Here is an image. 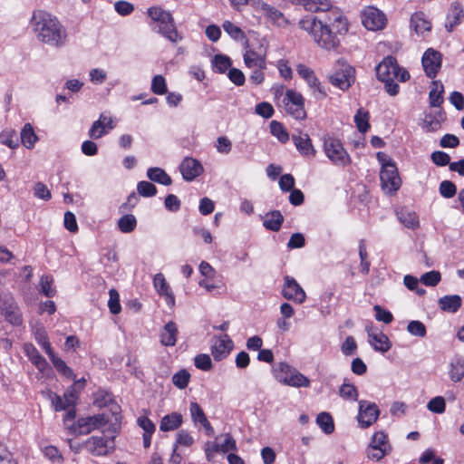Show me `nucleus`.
<instances>
[{
    "label": "nucleus",
    "mask_w": 464,
    "mask_h": 464,
    "mask_svg": "<svg viewBox=\"0 0 464 464\" xmlns=\"http://www.w3.org/2000/svg\"><path fill=\"white\" fill-rule=\"evenodd\" d=\"M299 26L313 37L320 48L327 52L337 51L342 38L349 30L346 18L334 11L324 20L315 16H305L299 21Z\"/></svg>",
    "instance_id": "obj_1"
},
{
    "label": "nucleus",
    "mask_w": 464,
    "mask_h": 464,
    "mask_svg": "<svg viewBox=\"0 0 464 464\" xmlns=\"http://www.w3.org/2000/svg\"><path fill=\"white\" fill-rule=\"evenodd\" d=\"M31 24L39 41L56 48L67 42V32L58 18L43 10L34 12Z\"/></svg>",
    "instance_id": "obj_2"
},
{
    "label": "nucleus",
    "mask_w": 464,
    "mask_h": 464,
    "mask_svg": "<svg viewBox=\"0 0 464 464\" xmlns=\"http://www.w3.org/2000/svg\"><path fill=\"white\" fill-rule=\"evenodd\" d=\"M376 75L379 81L384 82L385 91L392 96L397 95L400 89L395 79L401 82L410 79L409 72L401 68L393 56L385 57L376 66Z\"/></svg>",
    "instance_id": "obj_3"
},
{
    "label": "nucleus",
    "mask_w": 464,
    "mask_h": 464,
    "mask_svg": "<svg viewBox=\"0 0 464 464\" xmlns=\"http://www.w3.org/2000/svg\"><path fill=\"white\" fill-rule=\"evenodd\" d=\"M147 14L153 24H158L157 27H152L157 33L172 43L181 40V36L177 31L174 18L169 11L164 10L160 6H151L147 10Z\"/></svg>",
    "instance_id": "obj_4"
},
{
    "label": "nucleus",
    "mask_w": 464,
    "mask_h": 464,
    "mask_svg": "<svg viewBox=\"0 0 464 464\" xmlns=\"http://www.w3.org/2000/svg\"><path fill=\"white\" fill-rule=\"evenodd\" d=\"M273 374L276 381L291 387H308L310 380L287 362H281L274 366Z\"/></svg>",
    "instance_id": "obj_5"
},
{
    "label": "nucleus",
    "mask_w": 464,
    "mask_h": 464,
    "mask_svg": "<svg viewBox=\"0 0 464 464\" xmlns=\"http://www.w3.org/2000/svg\"><path fill=\"white\" fill-rule=\"evenodd\" d=\"M324 150L327 158L336 166L345 167L351 163V158L343 143L335 138L324 137Z\"/></svg>",
    "instance_id": "obj_6"
},
{
    "label": "nucleus",
    "mask_w": 464,
    "mask_h": 464,
    "mask_svg": "<svg viewBox=\"0 0 464 464\" xmlns=\"http://www.w3.org/2000/svg\"><path fill=\"white\" fill-rule=\"evenodd\" d=\"M109 422V418L104 413L79 418L73 424L68 427L69 431L75 435H86Z\"/></svg>",
    "instance_id": "obj_7"
},
{
    "label": "nucleus",
    "mask_w": 464,
    "mask_h": 464,
    "mask_svg": "<svg viewBox=\"0 0 464 464\" xmlns=\"http://www.w3.org/2000/svg\"><path fill=\"white\" fill-rule=\"evenodd\" d=\"M84 448L92 456H105L115 448L114 435L92 436L84 442Z\"/></svg>",
    "instance_id": "obj_8"
},
{
    "label": "nucleus",
    "mask_w": 464,
    "mask_h": 464,
    "mask_svg": "<svg viewBox=\"0 0 464 464\" xmlns=\"http://www.w3.org/2000/svg\"><path fill=\"white\" fill-rule=\"evenodd\" d=\"M284 106L288 114L296 120H304L306 117L304 110V99L303 95L294 90H287L283 99Z\"/></svg>",
    "instance_id": "obj_9"
},
{
    "label": "nucleus",
    "mask_w": 464,
    "mask_h": 464,
    "mask_svg": "<svg viewBox=\"0 0 464 464\" xmlns=\"http://www.w3.org/2000/svg\"><path fill=\"white\" fill-rule=\"evenodd\" d=\"M382 188L389 194L396 192L401 185L396 164H388L380 171Z\"/></svg>",
    "instance_id": "obj_10"
},
{
    "label": "nucleus",
    "mask_w": 464,
    "mask_h": 464,
    "mask_svg": "<svg viewBox=\"0 0 464 464\" xmlns=\"http://www.w3.org/2000/svg\"><path fill=\"white\" fill-rule=\"evenodd\" d=\"M379 415L380 411L376 403L363 400L359 401L357 420L361 428L366 429L372 425L378 420Z\"/></svg>",
    "instance_id": "obj_11"
},
{
    "label": "nucleus",
    "mask_w": 464,
    "mask_h": 464,
    "mask_svg": "<svg viewBox=\"0 0 464 464\" xmlns=\"http://www.w3.org/2000/svg\"><path fill=\"white\" fill-rule=\"evenodd\" d=\"M421 63L427 77L433 79L441 67V54L440 52L429 48L423 53Z\"/></svg>",
    "instance_id": "obj_12"
},
{
    "label": "nucleus",
    "mask_w": 464,
    "mask_h": 464,
    "mask_svg": "<svg viewBox=\"0 0 464 464\" xmlns=\"http://www.w3.org/2000/svg\"><path fill=\"white\" fill-rule=\"evenodd\" d=\"M282 295L285 299L292 300L298 304L304 303L306 297L304 289L295 278L289 276H285Z\"/></svg>",
    "instance_id": "obj_13"
},
{
    "label": "nucleus",
    "mask_w": 464,
    "mask_h": 464,
    "mask_svg": "<svg viewBox=\"0 0 464 464\" xmlns=\"http://www.w3.org/2000/svg\"><path fill=\"white\" fill-rule=\"evenodd\" d=\"M333 85L345 91L354 82V69L347 64H343L334 74L330 76Z\"/></svg>",
    "instance_id": "obj_14"
},
{
    "label": "nucleus",
    "mask_w": 464,
    "mask_h": 464,
    "mask_svg": "<svg viewBox=\"0 0 464 464\" xmlns=\"http://www.w3.org/2000/svg\"><path fill=\"white\" fill-rule=\"evenodd\" d=\"M179 171L184 180L193 181L203 173L204 168L198 160L186 157L179 165Z\"/></svg>",
    "instance_id": "obj_15"
},
{
    "label": "nucleus",
    "mask_w": 464,
    "mask_h": 464,
    "mask_svg": "<svg viewBox=\"0 0 464 464\" xmlns=\"http://www.w3.org/2000/svg\"><path fill=\"white\" fill-rule=\"evenodd\" d=\"M369 343L377 352L385 353L392 347V343L386 334L373 326H366Z\"/></svg>",
    "instance_id": "obj_16"
},
{
    "label": "nucleus",
    "mask_w": 464,
    "mask_h": 464,
    "mask_svg": "<svg viewBox=\"0 0 464 464\" xmlns=\"http://www.w3.org/2000/svg\"><path fill=\"white\" fill-rule=\"evenodd\" d=\"M233 346V341L225 334L216 338L211 347V354L216 361H221L230 353Z\"/></svg>",
    "instance_id": "obj_17"
},
{
    "label": "nucleus",
    "mask_w": 464,
    "mask_h": 464,
    "mask_svg": "<svg viewBox=\"0 0 464 464\" xmlns=\"http://www.w3.org/2000/svg\"><path fill=\"white\" fill-rule=\"evenodd\" d=\"M292 140L296 147V150L301 155L307 158H314L316 150H314L312 140L307 133L298 131L292 135Z\"/></svg>",
    "instance_id": "obj_18"
},
{
    "label": "nucleus",
    "mask_w": 464,
    "mask_h": 464,
    "mask_svg": "<svg viewBox=\"0 0 464 464\" xmlns=\"http://www.w3.org/2000/svg\"><path fill=\"white\" fill-rule=\"evenodd\" d=\"M113 128L112 119L101 114L99 119L92 123L88 135L90 138L97 140L107 134Z\"/></svg>",
    "instance_id": "obj_19"
},
{
    "label": "nucleus",
    "mask_w": 464,
    "mask_h": 464,
    "mask_svg": "<svg viewBox=\"0 0 464 464\" xmlns=\"http://www.w3.org/2000/svg\"><path fill=\"white\" fill-rule=\"evenodd\" d=\"M362 24L368 30L382 29L386 24V18L377 9H371L364 13Z\"/></svg>",
    "instance_id": "obj_20"
},
{
    "label": "nucleus",
    "mask_w": 464,
    "mask_h": 464,
    "mask_svg": "<svg viewBox=\"0 0 464 464\" xmlns=\"http://www.w3.org/2000/svg\"><path fill=\"white\" fill-rule=\"evenodd\" d=\"M153 285L156 291L160 295H164L168 305L172 306L175 304V296L168 285L164 276L161 273L156 274L153 279Z\"/></svg>",
    "instance_id": "obj_21"
},
{
    "label": "nucleus",
    "mask_w": 464,
    "mask_h": 464,
    "mask_svg": "<svg viewBox=\"0 0 464 464\" xmlns=\"http://www.w3.org/2000/svg\"><path fill=\"white\" fill-rule=\"evenodd\" d=\"M438 304L441 311L455 314L462 305V298L459 295H444L438 300Z\"/></svg>",
    "instance_id": "obj_22"
},
{
    "label": "nucleus",
    "mask_w": 464,
    "mask_h": 464,
    "mask_svg": "<svg viewBox=\"0 0 464 464\" xmlns=\"http://www.w3.org/2000/svg\"><path fill=\"white\" fill-rule=\"evenodd\" d=\"M24 352L31 362L40 371L44 372L48 367V362L39 351L32 343L24 344Z\"/></svg>",
    "instance_id": "obj_23"
},
{
    "label": "nucleus",
    "mask_w": 464,
    "mask_h": 464,
    "mask_svg": "<svg viewBox=\"0 0 464 464\" xmlns=\"http://www.w3.org/2000/svg\"><path fill=\"white\" fill-rule=\"evenodd\" d=\"M464 16V10L461 5L458 2H453L450 5L449 13L447 14L446 29L448 32H452L453 28L457 26Z\"/></svg>",
    "instance_id": "obj_24"
},
{
    "label": "nucleus",
    "mask_w": 464,
    "mask_h": 464,
    "mask_svg": "<svg viewBox=\"0 0 464 464\" xmlns=\"http://www.w3.org/2000/svg\"><path fill=\"white\" fill-rule=\"evenodd\" d=\"M178 327L172 321L167 323L160 333V343L164 346H174L177 342Z\"/></svg>",
    "instance_id": "obj_25"
},
{
    "label": "nucleus",
    "mask_w": 464,
    "mask_h": 464,
    "mask_svg": "<svg viewBox=\"0 0 464 464\" xmlns=\"http://www.w3.org/2000/svg\"><path fill=\"white\" fill-rule=\"evenodd\" d=\"M284 222V216L279 210H273L266 213L264 217V227L270 231L277 232L280 230Z\"/></svg>",
    "instance_id": "obj_26"
},
{
    "label": "nucleus",
    "mask_w": 464,
    "mask_h": 464,
    "mask_svg": "<svg viewBox=\"0 0 464 464\" xmlns=\"http://www.w3.org/2000/svg\"><path fill=\"white\" fill-rule=\"evenodd\" d=\"M183 422V417L179 412H172L170 414L165 415L160 424V429L161 431H170L179 429Z\"/></svg>",
    "instance_id": "obj_27"
},
{
    "label": "nucleus",
    "mask_w": 464,
    "mask_h": 464,
    "mask_svg": "<svg viewBox=\"0 0 464 464\" xmlns=\"http://www.w3.org/2000/svg\"><path fill=\"white\" fill-rule=\"evenodd\" d=\"M397 217L400 222L408 228L416 229L420 227L419 217L414 211L401 208L397 212Z\"/></svg>",
    "instance_id": "obj_28"
},
{
    "label": "nucleus",
    "mask_w": 464,
    "mask_h": 464,
    "mask_svg": "<svg viewBox=\"0 0 464 464\" xmlns=\"http://www.w3.org/2000/svg\"><path fill=\"white\" fill-rule=\"evenodd\" d=\"M147 177L153 182L169 186L172 183L170 176L161 168L152 167L148 169Z\"/></svg>",
    "instance_id": "obj_29"
},
{
    "label": "nucleus",
    "mask_w": 464,
    "mask_h": 464,
    "mask_svg": "<svg viewBox=\"0 0 464 464\" xmlns=\"http://www.w3.org/2000/svg\"><path fill=\"white\" fill-rule=\"evenodd\" d=\"M296 4H302L309 12H326L331 9L329 0H298Z\"/></svg>",
    "instance_id": "obj_30"
},
{
    "label": "nucleus",
    "mask_w": 464,
    "mask_h": 464,
    "mask_svg": "<svg viewBox=\"0 0 464 464\" xmlns=\"http://www.w3.org/2000/svg\"><path fill=\"white\" fill-rule=\"evenodd\" d=\"M267 19L272 21L277 26L286 27L290 23L284 14L276 9V7L268 5L267 8L264 12Z\"/></svg>",
    "instance_id": "obj_31"
},
{
    "label": "nucleus",
    "mask_w": 464,
    "mask_h": 464,
    "mask_svg": "<svg viewBox=\"0 0 464 464\" xmlns=\"http://www.w3.org/2000/svg\"><path fill=\"white\" fill-rule=\"evenodd\" d=\"M20 140L22 144L27 148L32 149L38 140L33 126L30 123H25L20 133Z\"/></svg>",
    "instance_id": "obj_32"
},
{
    "label": "nucleus",
    "mask_w": 464,
    "mask_h": 464,
    "mask_svg": "<svg viewBox=\"0 0 464 464\" xmlns=\"http://www.w3.org/2000/svg\"><path fill=\"white\" fill-rule=\"evenodd\" d=\"M371 450H382L391 451V445L388 441V436L383 431H377L372 435V441L368 447Z\"/></svg>",
    "instance_id": "obj_33"
},
{
    "label": "nucleus",
    "mask_w": 464,
    "mask_h": 464,
    "mask_svg": "<svg viewBox=\"0 0 464 464\" xmlns=\"http://www.w3.org/2000/svg\"><path fill=\"white\" fill-rule=\"evenodd\" d=\"M244 62L249 68L265 69L266 65L265 57L259 55L255 51H247L244 54Z\"/></svg>",
    "instance_id": "obj_34"
},
{
    "label": "nucleus",
    "mask_w": 464,
    "mask_h": 464,
    "mask_svg": "<svg viewBox=\"0 0 464 464\" xmlns=\"http://www.w3.org/2000/svg\"><path fill=\"white\" fill-rule=\"evenodd\" d=\"M449 374L452 382H460L464 377V360L457 358L451 361Z\"/></svg>",
    "instance_id": "obj_35"
},
{
    "label": "nucleus",
    "mask_w": 464,
    "mask_h": 464,
    "mask_svg": "<svg viewBox=\"0 0 464 464\" xmlns=\"http://www.w3.org/2000/svg\"><path fill=\"white\" fill-rule=\"evenodd\" d=\"M49 359L51 360L54 368L57 370L59 373H61L62 375L65 376L68 379L75 378L72 370L69 366H67V364L63 359L56 356V354H53Z\"/></svg>",
    "instance_id": "obj_36"
},
{
    "label": "nucleus",
    "mask_w": 464,
    "mask_h": 464,
    "mask_svg": "<svg viewBox=\"0 0 464 464\" xmlns=\"http://www.w3.org/2000/svg\"><path fill=\"white\" fill-rule=\"evenodd\" d=\"M316 423L326 434H331L334 430V420L328 412L319 413L316 418Z\"/></svg>",
    "instance_id": "obj_37"
},
{
    "label": "nucleus",
    "mask_w": 464,
    "mask_h": 464,
    "mask_svg": "<svg viewBox=\"0 0 464 464\" xmlns=\"http://www.w3.org/2000/svg\"><path fill=\"white\" fill-rule=\"evenodd\" d=\"M269 127L271 134L276 137L280 142L286 143L289 140V134L281 122L272 121Z\"/></svg>",
    "instance_id": "obj_38"
},
{
    "label": "nucleus",
    "mask_w": 464,
    "mask_h": 464,
    "mask_svg": "<svg viewBox=\"0 0 464 464\" xmlns=\"http://www.w3.org/2000/svg\"><path fill=\"white\" fill-rule=\"evenodd\" d=\"M296 72L300 77L305 80V82L308 83L310 87H314V85H318V79L311 68L300 63L296 66Z\"/></svg>",
    "instance_id": "obj_39"
},
{
    "label": "nucleus",
    "mask_w": 464,
    "mask_h": 464,
    "mask_svg": "<svg viewBox=\"0 0 464 464\" xmlns=\"http://www.w3.org/2000/svg\"><path fill=\"white\" fill-rule=\"evenodd\" d=\"M137 226V219L131 214L123 215L118 220V227L122 233L132 232Z\"/></svg>",
    "instance_id": "obj_40"
},
{
    "label": "nucleus",
    "mask_w": 464,
    "mask_h": 464,
    "mask_svg": "<svg viewBox=\"0 0 464 464\" xmlns=\"http://www.w3.org/2000/svg\"><path fill=\"white\" fill-rule=\"evenodd\" d=\"M339 395L344 399L349 401H356L358 400V391L357 388L349 382H344L339 388Z\"/></svg>",
    "instance_id": "obj_41"
},
{
    "label": "nucleus",
    "mask_w": 464,
    "mask_h": 464,
    "mask_svg": "<svg viewBox=\"0 0 464 464\" xmlns=\"http://www.w3.org/2000/svg\"><path fill=\"white\" fill-rule=\"evenodd\" d=\"M411 24L415 32L419 34L428 32L431 29L430 23L425 20L420 14H414L411 16Z\"/></svg>",
    "instance_id": "obj_42"
},
{
    "label": "nucleus",
    "mask_w": 464,
    "mask_h": 464,
    "mask_svg": "<svg viewBox=\"0 0 464 464\" xmlns=\"http://www.w3.org/2000/svg\"><path fill=\"white\" fill-rule=\"evenodd\" d=\"M354 121L360 132H366L370 128L368 111L359 109L354 116Z\"/></svg>",
    "instance_id": "obj_43"
},
{
    "label": "nucleus",
    "mask_w": 464,
    "mask_h": 464,
    "mask_svg": "<svg viewBox=\"0 0 464 464\" xmlns=\"http://www.w3.org/2000/svg\"><path fill=\"white\" fill-rule=\"evenodd\" d=\"M113 401V396L111 393H109L107 392L100 391L97 393L94 394V400H93V405L97 408H104L109 405Z\"/></svg>",
    "instance_id": "obj_44"
},
{
    "label": "nucleus",
    "mask_w": 464,
    "mask_h": 464,
    "mask_svg": "<svg viewBox=\"0 0 464 464\" xmlns=\"http://www.w3.org/2000/svg\"><path fill=\"white\" fill-rule=\"evenodd\" d=\"M190 374L185 369L179 371L172 376V382L179 389H185L188 386Z\"/></svg>",
    "instance_id": "obj_45"
},
{
    "label": "nucleus",
    "mask_w": 464,
    "mask_h": 464,
    "mask_svg": "<svg viewBox=\"0 0 464 464\" xmlns=\"http://www.w3.org/2000/svg\"><path fill=\"white\" fill-rule=\"evenodd\" d=\"M0 137L2 143L11 149H15L19 146V138L17 133L13 130L3 131Z\"/></svg>",
    "instance_id": "obj_46"
},
{
    "label": "nucleus",
    "mask_w": 464,
    "mask_h": 464,
    "mask_svg": "<svg viewBox=\"0 0 464 464\" xmlns=\"http://www.w3.org/2000/svg\"><path fill=\"white\" fill-rule=\"evenodd\" d=\"M189 411L195 424L201 423L208 419L201 406L196 401L190 402Z\"/></svg>",
    "instance_id": "obj_47"
},
{
    "label": "nucleus",
    "mask_w": 464,
    "mask_h": 464,
    "mask_svg": "<svg viewBox=\"0 0 464 464\" xmlns=\"http://www.w3.org/2000/svg\"><path fill=\"white\" fill-rule=\"evenodd\" d=\"M137 191L139 195L145 198H150L157 194V188L151 182L140 181L137 185Z\"/></svg>",
    "instance_id": "obj_48"
},
{
    "label": "nucleus",
    "mask_w": 464,
    "mask_h": 464,
    "mask_svg": "<svg viewBox=\"0 0 464 464\" xmlns=\"http://www.w3.org/2000/svg\"><path fill=\"white\" fill-rule=\"evenodd\" d=\"M407 331L414 336L425 337L427 334L426 326L420 321H411L407 325Z\"/></svg>",
    "instance_id": "obj_49"
},
{
    "label": "nucleus",
    "mask_w": 464,
    "mask_h": 464,
    "mask_svg": "<svg viewBox=\"0 0 464 464\" xmlns=\"http://www.w3.org/2000/svg\"><path fill=\"white\" fill-rule=\"evenodd\" d=\"M439 191L443 198H451L457 193V187L450 180H443L440 184Z\"/></svg>",
    "instance_id": "obj_50"
},
{
    "label": "nucleus",
    "mask_w": 464,
    "mask_h": 464,
    "mask_svg": "<svg viewBox=\"0 0 464 464\" xmlns=\"http://www.w3.org/2000/svg\"><path fill=\"white\" fill-rule=\"evenodd\" d=\"M213 63L216 71L219 73H224L231 66L230 58L223 54L215 55Z\"/></svg>",
    "instance_id": "obj_51"
},
{
    "label": "nucleus",
    "mask_w": 464,
    "mask_h": 464,
    "mask_svg": "<svg viewBox=\"0 0 464 464\" xmlns=\"http://www.w3.org/2000/svg\"><path fill=\"white\" fill-rule=\"evenodd\" d=\"M53 279L50 276H43L40 279V292L47 297H53L55 295V290L52 287Z\"/></svg>",
    "instance_id": "obj_52"
},
{
    "label": "nucleus",
    "mask_w": 464,
    "mask_h": 464,
    "mask_svg": "<svg viewBox=\"0 0 464 464\" xmlns=\"http://www.w3.org/2000/svg\"><path fill=\"white\" fill-rule=\"evenodd\" d=\"M151 91L157 95L167 93L166 81L161 75H155L151 82Z\"/></svg>",
    "instance_id": "obj_53"
},
{
    "label": "nucleus",
    "mask_w": 464,
    "mask_h": 464,
    "mask_svg": "<svg viewBox=\"0 0 464 464\" xmlns=\"http://www.w3.org/2000/svg\"><path fill=\"white\" fill-rule=\"evenodd\" d=\"M441 279L440 273L439 271H430L423 274L420 277V281L423 285L428 286H435L437 285Z\"/></svg>",
    "instance_id": "obj_54"
},
{
    "label": "nucleus",
    "mask_w": 464,
    "mask_h": 464,
    "mask_svg": "<svg viewBox=\"0 0 464 464\" xmlns=\"http://www.w3.org/2000/svg\"><path fill=\"white\" fill-rule=\"evenodd\" d=\"M223 28L233 39L239 40L245 37L244 32L230 21L223 23Z\"/></svg>",
    "instance_id": "obj_55"
},
{
    "label": "nucleus",
    "mask_w": 464,
    "mask_h": 464,
    "mask_svg": "<svg viewBox=\"0 0 464 464\" xmlns=\"http://www.w3.org/2000/svg\"><path fill=\"white\" fill-rule=\"evenodd\" d=\"M194 443L193 437L189 434L188 430H181L177 434L176 444L174 446L173 451L175 452L178 447V444L190 447Z\"/></svg>",
    "instance_id": "obj_56"
},
{
    "label": "nucleus",
    "mask_w": 464,
    "mask_h": 464,
    "mask_svg": "<svg viewBox=\"0 0 464 464\" xmlns=\"http://www.w3.org/2000/svg\"><path fill=\"white\" fill-rule=\"evenodd\" d=\"M430 159L432 162L439 167H443L446 165H449L450 162V157L448 153L441 151V150H436L431 153Z\"/></svg>",
    "instance_id": "obj_57"
},
{
    "label": "nucleus",
    "mask_w": 464,
    "mask_h": 464,
    "mask_svg": "<svg viewBox=\"0 0 464 464\" xmlns=\"http://www.w3.org/2000/svg\"><path fill=\"white\" fill-rule=\"evenodd\" d=\"M429 411L435 413H443L446 409V403L443 397L437 396L431 399L427 405Z\"/></svg>",
    "instance_id": "obj_58"
},
{
    "label": "nucleus",
    "mask_w": 464,
    "mask_h": 464,
    "mask_svg": "<svg viewBox=\"0 0 464 464\" xmlns=\"http://www.w3.org/2000/svg\"><path fill=\"white\" fill-rule=\"evenodd\" d=\"M110 299L108 306L111 314H118L121 312L120 296L115 289H111L109 292Z\"/></svg>",
    "instance_id": "obj_59"
},
{
    "label": "nucleus",
    "mask_w": 464,
    "mask_h": 464,
    "mask_svg": "<svg viewBox=\"0 0 464 464\" xmlns=\"http://www.w3.org/2000/svg\"><path fill=\"white\" fill-rule=\"evenodd\" d=\"M444 92L443 85H440V90L437 86L430 90L429 93L430 105L431 107H440L443 102L442 93Z\"/></svg>",
    "instance_id": "obj_60"
},
{
    "label": "nucleus",
    "mask_w": 464,
    "mask_h": 464,
    "mask_svg": "<svg viewBox=\"0 0 464 464\" xmlns=\"http://www.w3.org/2000/svg\"><path fill=\"white\" fill-rule=\"evenodd\" d=\"M108 407H110V411L114 417V422L112 423L113 433H118L121 429V407L114 402V400Z\"/></svg>",
    "instance_id": "obj_61"
},
{
    "label": "nucleus",
    "mask_w": 464,
    "mask_h": 464,
    "mask_svg": "<svg viewBox=\"0 0 464 464\" xmlns=\"http://www.w3.org/2000/svg\"><path fill=\"white\" fill-rule=\"evenodd\" d=\"M195 366L202 371H209L212 368V362L209 355L205 353L198 354L194 359Z\"/></svg>",
    "instance_id": "obj_62"
},
{
    "label": "nucleus",
    "mask_w": 464,
    "mask_h": 464,
    "mask_svg": "<svg viewBox=\"0 0 464 464\" xmlns=\"http://www.w3.org/2000/svg\"><path fill=\"white\" fill-rule=\"evenodd\" d=\"M5 317L7 322L14 325H20L23 323L22 315L18 309L10 307L5 312Z\"/></svg>",
    "instance_id": "obj_63"
},
{
    "label": "nucleus",
    "mask_w": 464,
    "mask_h": 464,
    "mask_svg": "<svg viewBox=\"0 0 464 464\" xmlns=\"http://www.w3.org/2000/svg\"><path fill=\"white\" fill-rule=\"evenodd\" d=\"M137 424L143 430V433L153 434L156 430L155 424L147 416H140Z\"/></svg>",
    "instance_id": "obj_64"
}]
</instances>
